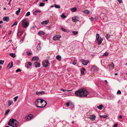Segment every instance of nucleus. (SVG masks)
Instances as JSON below:
<instances>
[{
    "label": "nucleus",
    "mask_w": 127,
    "mask_h": 127,
    "mask_svg": "<svg viewBox=\"0 0 127 127\" xmlns=\"http://www.w3.org/2000/svg\"><path fill=\"white\" fill-rule=\"evenodd\" d=\"M8 125L13 127H16L18 125V122L16 120L12 119H10L8 123Z\"/></svg>",
    "instance_id": "1"
},
{
    "label": "nucleus",
    "mask_w": 127,
    "mask_h": 127,
    "mask_svg": "<svg viewBox=\"0 0 127 127\" xmlns=\"http://www.w3.org/2000/svg\"><path fill=\"white\" fill-rule=\"evenodd\" d=\"M80 97H86L89 94V93L85 89L82 88L80 89Z\"/></svg>",
    "instance_id": "2"
},
{
    "label": "nucleus",
    "mask_w": 127,
    "mask_h": 127,
    "mask_svg": "<svg viewBox=\"0 0 127 127\" xmlns=\"http://www.w3.org/2000/svg\"><path fill=\"white\" fill-rule=\"evenodd\" d=\"M22 22V26L23 27L26 28L28 26L29 24L28 22V19H23Z\"/></svg>",
    "instance_id": "3"
},
{
    "label": "nucleus",
    "mask_w": 127,
    "mask_h": 127,
    "mask_svg": "<svg viewBox=\"0 0 127 127\" xmlns=\"http://www.w3.org/2000/svg\"><path fill=\"white\" fill-rule=\"evenodd\" d=\"M42 100V98H38L37 100H35V103L36 106L37 107L39 108L38 107H39V106H40Z\"/></svg>",
    "instance_id": "4"
},
{
    "label": "nucleus",
    "mask_w": 127,
    "mask_h": 127,
    "mask_svg": "<svg viewBox=\"0 0 127 127\" xmlns=\"http://www.w3.org/2000/svg\"><path fill=\"white\" fill-rule=\"evenodd\" d=\"M40 106L38 107L39 108H42L44 107L47 104V102L44 99H42Z\"/></svg>",
    "instance_id": "5"
},
{
    "label": "nucleus",
    "mask_w": 127,
    "mask_h": 127,
    "mask_svg": "<svg viewBox=\"0 0 127 127\" xmlns=\"http://www.w3.org/2000/svg\"><path fill=\"white\" fill-rule=\"evenodd\" d=\"M33 116L31 114H30L28 116H26L25 118L26 120L27 121L31 120L33 117Z\"/></svg>",
    "instance_id": "6"
},
{
    "label": "nucleus",
    "mask_w": 127,
    "mask_h": 127,
    "mask_svg": "<svg viewBox=\"0 0 127 127\" xmlns=\"http://www.w3.org/2000/svg\"><path fill=\"white\" fill-rule=\"evenodd\" d=\"M80 61L82 64L85 65H87L89 62V60H85L84 59H81Z\"/></svg>",
    "instance_id": "7"
},
{
    "label": "nucleus",
    "mask_w": 127,
    "mask_h": 127,
    "mask_svg": "<svg viewBox=\"0 0 127 127\" xmlns=\"http://www.w3.org/2000/svg\"><path fill=\"white\" fill-rule=\"evenodd\" d=\"M72 21L74 22L78 21L79 20V17L77 16L72 17Z\"/></svg>",
    "instance_id": "8"
},
{
    "label": "nucleus",
    "mask_w": 127,
    "mask_h": 127,
    "mask_svg": "<svg viewBox=\"0 0 127 127\" xmlns=\"http://www.w3.org/2000/svg\"><path fill=\"white\" fill-rule=\"evenodd\" d=\"M96 118V116L95 115H93L90 116L89 118L92 121H94L95 120Z\"/></svg>",
    "instance_id": "9"
},
{
    "label": "nucleus",
    "mask_w": 127,
    "mask_h": 127,
    "mask_svg": "<svg viewBox=\"0 0 127 127\" xmlns=\"http://www.w3.org/2000/svg\"><path fill=\"white\" fill-rule=\"evenodd\" d=\"M86 71L84 67H82L81 68V74L82 75H83L85 74L84 71Z\"/></svg>",
    "instance_id": "10"
},
{
    "label": "nucleus",
    "mask_w": 127,
    "mask_h": 127,
    "mask_svg": "<svg viewBox=\"0 0 127 127\" xmlns=\"http://www.w3.org/2000/svg\"><path fill=\"white\" fill-rule=\"evenodd\" d=\"M45 62L46 64V65H45V63L43 62H42L43 66L45 67H48V65L49 63V62L48 61L46 60L45 61Z\"/></svg>",
    "instance_id": "11"
},
{
    "label": "nucleus",
    "mask_w": 127,
    "mask_h": 127,
    "mask_svg": "<svg viewBox=\"0 0 127 127\" xmlns=\"http://www.w3.org/2000/svg\"><path fill=\"white\" fill-rule=\"evenodd\" d=\"M92 70H93L95 71H97L98 69V68L96 66H93L91 68Z\"/></svg>",
    "instance_id": "12"
},
{
    "label": "nucleus",
    "mask_w": 127,
    "mask_h": 127,
    "mask_svg": "<svg viewBox=\"0 0 127 127\" xmlns=\"http://www.w3.org/2000/svg\"><path fill=\"white\" fill-rule=\"evenodd\" d=\"M97 40V42H98V45H100L101 43V42L103 40V39L101 38H100L99 39H98Z\"/></svg>",
    "instance_id": "13"
},
{
    "label": "nucleus",
    "mask_w": 127,
    "mask_h": 127,
    "mask_svg": "<svg viewBox=\"0 0 127 127\" xmlns=\"http://www.w3.org/2000/svg\"><path fill=\"white\" fill-rule=\"evenodd\" d=\"M13 66V62L12 61L11 62V64L9 63L7 65V68L9 67V68H11Z\"/></svg>",
    "instance_id": "14"
},
{
    "label": "nucleus",
    "mask_w": 127,
    "mask_h": 127,
    "mask_svg": "<svg viewBox=\"0 0 127 127\" xmlns=\"http://www.w3.org/2000/svg\"><path fill=\"white\" fill-rule=\"evenodd\" d=\"M3 20L4 21L7 22L9 20V18L8 17H5L3 18Z\"/></svg>",
    "instance_id": "15"
},
{
    "label": "nucleus",
    "mask_w": 127,
    "mask_h": 127,
    "mask_svg": "<svg viewBox=\"0 0 127 127\" xmlns=\"http://www.w3.org/2000/svg\"><path fill=\"white\" fill-rule=\"evenodd\" d=\"M44 91H41L38 92H36V94L37 95H41L45 93Z\"/></svg>",
    "instance_id": "16"
},
{
    "label": "nucleus",
    "mask_w": 127,
    "mask_h": 127,
    "mask_svg": "<svg viewBox=\"0 0 127 127\" xmlns=\"http://www.w3.org/2000/svg\"><path fill=\"white\" fill-rule=\"evenodd\" d=\"M34 65L36 67H38L40 66V64L37 62H36L34 63Z\"/></svg>",
    "instance_id": "17"
},
{
    "label": "nucleus",
    "mask_w": 127,
    "mask_h": 127,
    "mask_svg": "<svg viewBox=\"0 0 127 127\" xmlns=\"http://www.w3.org/2000/svg\"><path fill=\"white\" fill-rule=\"evenodd\" d=\"M61 37V36H54L53 37V39L54 40H58Z\"/></svg>",
    "instance_id": "18"
},
{
    "label": "nucleus",
    "mask_w": 127,
    "mask_h": 127,
    "mask_svg": "<svg viewBox=\"0 0 127 127\" xmlns=\"http://www.w3.org/2000/svg\"><path fill=\"white\" fill-rule=\"evenodd\" d=\"M41 42L40 41H39V43L38 44L37 46V49L38 50H39L41 49V47H40V45H41Z\"/></svg>",
    "instance_id": "19"
},
{
    "label": "nucleus",
    "mask_w": 127,
    "mask_h": 127,
    "mask_svg": "<svg viewBox=\"0 0 127 127\" xmlns=\"http://www.w3.org/2000/svg\"><path fill=\"white\" fill-rule=\"evenodd\" d=\"M75 94L76 96L78 97L79 96V89L75 92Z\"/></svg>",
    "instance_id": "20"
},
{
    "label": "nucleus",
    "mask_w": 127,
    "mask_h": 127,
    "mask_svg": "<svg viewBox=\"0 0 127 127\" xmlns=\"http://www.w3.org/2000/svg\"><path fill=\"white\" fill-rule=\"evenodd\" d=\"M48 22L49 20H47L46 21H43L41 23V24L42 25H46L48 23Z\"/></svg>",
    "instance_id": "21"
},
{
    "label": "nucleus",
    "mask_w": 127,
    "mask_h": 127,
    "mask_svg": "<svg viewBox=\"0 0 127 127\" xmlns=\"http://www.w3.org/2000/svg\"><path fill=\"white\" fill-rule=\"evenodd\" d=\"M44 34V32L42 31H40L38 32V35L40 36H41L42 35H43Z\"/></svg>",
    "instance_id": "22"
},
{
    "label": "nucleus",
    "mask_w": 127,
    "mask_h": 127,
    "mask_svg": "<svg viewBox=\"0 0 127 127\" xmlns=\"http://www.w3.org/2000/svg\"><path fill=\"white\" fill-rule=\"evenodd\" d=\"M13 102L12 100H9L8 101V106H9L10 105H11L12 103Z\"/></svg>",
    "instance_id": "23"
},
{
    "label": "nucleus",
    "mask_w": 127,
    "mask_h": 127,
    "mask_svg": "<svg viewBox=\"0 0 127 127\" xmlns=\"http://www.w3.org/2000/svg\"><path fill=\"white\" fill-rule=\"evenodd\" d=\"M39 59L38 57H33L32 58V61L38 60Z\"/></svg>",
    "instance_id": "24"
},
{
    "label": "nucleus",
    "mask_w": 127,
    "mask_h": 127,
    "mask_svg": "<svg viewBox=\"0 0 127 127\" xmlns=\"http://www.w3.org/2000/svg\"><path fill=\"white\" fill-rule=\"evenodd\" d=\"M61 56L60 55H57L56 57V59L59 61H60L61 60Z\"/></svg>",
    "instance_id": "25"
},
{
    "label": "nucleus",
    "mask_w": 127,
    "mask_h": 127,
    "mask_svg": "<svg viewBox=\"0 0 127 127\" xmlns=\"http://www.w3.org/2000/svg\"><path fill=\"white\" fill-rule=\"evenodd\" d=\"M103 107V106L102 104L100 105H99L97 106V108H98L100 110H101L102 109V108Z\"/></svg>",
    "instance_id": "26"
},
{
    "label": "nucleus",
    "mask_w": 127,
    "mask_h": 127,
    "mask_svg": "<svg viewBox=\"0 0 127 127\" xmlns=\"http://www.w3.org/2000/svg\"><path fill=\"white\" fill-rule=\"evenodd\" d=\"M23 32H19V31H18L17 33V34L18 36H20L21 34H22L23 33Z\"/></svg>",
    "instance_id": "27"
},
{
    "label": "nucleus",
    "mask_w": 127,
    "mask_h": 127,
    "mask_svg": "<svg viewBox=\"0 0 127 127\" xmlns=\"http://www.w3.org/2000/svg\"><path fill=\"white\" fill-rule=\"evenodd\" d=\"M76 10L77 8L76 7H74L73 8H71V10L73 12L75 11Z\"/></svg>",
    "instance_id": "28"
},
{
    "label": "nucleus",
    "mask_w": 127,
    "mask_h": 127,
    "mask_svg": "<svg viewBox=\"0 0 127 127\" xmlns=\"http://www.w3.org/2000/svg\"><path fill=\"white\" fill-rule=\"evenodd\" d=\"M18 10L16 11V14L17 15H18L19 14V13L20 12V10H21L20 8H18Z\"/></svg>",
    "instance_id": "29"
},
{
    "label": "nucleus",
    "mask_w": 127,
    "mask_h": 127,
    "mask_svg": "<svg viewBox=\"0 0 127 127\" xmlns=\"http://www.w3.org/2000/svg\"><path fill=\"white\" fill-rule=\"evenodd\" d=\"M39 12L40 13L41 12V11L40 10H35L34 11V12L33 13V14L35 15H36V13L37 12Z\"/></svg>",
    "instance_id": "30"
},
{
    "label": "nucleus",
    "mask_w": 127,
    "mask_h": 127,
    "mask_svg": "<svg viewBox=\"0 0 127 127\" xmlns=\"http://www.w3.org/2000/svg\"><path fill=\"white\" fill-rule=\"evenodd\" d=\"M9 55L12 57H16V55L14 54L11 53L9 54Z\"/></svg>",
    "instance_id": "31"
},
{
    "label": "nucleus",
    "mask_w": 127,
    "mask_h": 127,
    "mask_svg": "<svg viewBox=\"0 0 127 127\" xmlns=\"http://www.w3.org/2000/svg\"><path fill=\"white\" fill-rule=\"evenodd\" d=\"M110 35L108 33L106 34V35L105 36L106 38L108 39L110 37Z\"/></svg>",
    "instance_id": "32"
},
{
    "label": "nucleus",
    "mask_w": 127,
    "mask_h": 127,
    "mask_svg": "<svg viewBox=\"0 0 127 127\" xmlns=\"http://www.w3.org/2000/svg\"><path fill=\"white\" fill-rule=\"evenodd\" d=\"M83 12L86 14H89L90 13V12L89 11L86 10L83 11Z\"/></svg>",
    "instance_id": "33"
},
{
    "label": "nucleus",
    "mask_w": 127,
    "mask_h": 127,
    "mask_svg": "<svg viewBox=\"0 0 127 127\" xmlns=\"http://www.w3.org/2000/svg\"><path fill=\"white\" fill-rule=\"evenodd\" d=\"M10 110L9 109H7L5 111V112L4 114L5 115H6L8 112L10 111Z\"/></svg>",
    "instance_id": "34"
},
{
    "label": "nucleus",
    "mask_w": 127,
    "mask_h": 127,
    "mask_svg": "<svg viewBox=\"0 0 127 127\" xmlns=\"http://www.w3.org/2000/svg\"><path fill=\"white\" fill-rule=\"evenodd\" d=\"M54 6L56 8H60V6L59 5H57L56 4H55Z\"/></svg>",
    "instance_id": "35"
},
{
    "label": "nucleus",
    "mask_w": 127,
    "mask_h": 127,
    "mask_svg": "<svg viewBox=\"0 0 127 127\" xmlns=\"http://www.w3.org/2000/svg\"><path fill=\"white\" fill-rule=\"evenodd\" d=\"M45 5V4L43 3H41L39 4L40 6H43Z\"/></svg>",
    "instance_id": "36"
},
{
    "label": "nucleus",
    "mask_w": 127,
    "mask_h": 127,
    "mask_svg": "<svg viewBox=\"0 0 127 127\" xmlns=\"http://www.w3.org/2000/svg\"><path fill=\"white\" fill-rule=\"evenodd\" d=\"M100 117L103 118H105L107 117V116L106 115H105L102 116L100 115Z\"/></svg>",
    "instance_id": "37"
},
{
    "label": "nucleus",
    "mask_w": 127,
    "mask_h": 127,
    "mask_svg": "<svg viewBox=\"0 0 127 127\" xmlns=\"http://www.w3.org/2000/svg\"><path fill=\"white\" fill-rule=\"evenodd\" d=\"M101 37H100L99 36V34L97 33L96 34V39H98L100 38H101Z\"/></svg>",
    "instance_id": "38"
},
{
    "label": "nucleus",
    "mask_w": 127,
    "mask_h": 127,
    "mask_svg": "<svg viewBox=\"0 0 127 127\" xmlns=\"http://www.w3.org/2000/svg\"><path fill=\"white\" fill-rule=\"evenodd\" d=\"M108 54L109 53L108 52H106L104 53L103 55L104 56H105L106 57L108 55Z\"/></svg>",
    "instance_id": "39"
},
{
    "label": "nucleus",
    "mask_w": 127,
    "mask_h": 127,
    "mask_svg": "<svg viewBox=\"0 0 127 127\" xmlns=\"http://www.w3.org/2000/svg\"><path fill=\"white\" fill-rule=\"evenodd\" d=\"M61 17L63 19H64L66 18V16L65 15L63 14H62L61 16Z\"/></svg>",
    "instance_id": "40"
},
{
    "label": "nucleus",
    "mask_w": 127,
    "mask_h": 127,
    "mask_svg": "<svg viewBox=\"0 0 127 127\" xmlns=\"http://www.w3.org/2000/svg\"><path fill=\"white\" fill-rule=\"evenodd\" d=\"M72 33L74 35H76L78 33V32L76 31H73L72 32Z\"/></svg>",
    "instance_id": "41"
},
{
    "label": "nucleus",
    "mask_w": 127,
    "mask_h": 127,
    "mask_svg": "<svg viewBox=\"0 0 127 127\" xmlns=\"http://www.w3.org/2000/svg\"><path fill=\"white\" fill-rule=\"evenodd\" d=\"M61 90L63 92H65V91H67V92H69L70 91H71V90H64L63 89H61Z\"/></svg>",
    "instance_id": "42"
},
{
    "label": "nucleus",
    "mask_w": 127,
    "mask_h": 127,
    "mask_svg": "<svg viewBox=\"0 0 127 127\" xmlns=\"http://www.w3.org/2000/svg\"><path fill=\"white\" fill-rule=\"evenodd\" d=\"M17 21H16L11 26V27H12L13 26H15V25H17Z\"/></svg>",
    "instance_id": "43"
},
{
    "label": "nucleus",
    "mask_w": 127,
    "mask_h": 127,
    "mask_svg": "<svg viewBox=\"0 0 127 127\" xmlns=\"http://www.w3.org/2000/svg\"><path fill=\"white\" fill-rule=\"evenodd\" d=\"M4 62V61H2V60H0V64H3Z\"/></svg>",
    "instance_id": "44"
},
{
    "label": "nucleus",
    "mask_w": 127,
    "mask_h": 127,
    "mask_svg": "<svg viewBox=\"0 0 127 127\" xmlns=\"http://www.w3.org/2000/svg\"><path fill=\"white\" fill-rule=\"evenodd\" d=\"M18 98V96H16L14 98V101H16Z\"/></svg>",
    "instance_id": "45"
},
{
    "label": "nucleus",
    "mask_w": 127,
    "mask_h": 127,
    "mask_svg": "<svg viewBox=\"0 0 127 127\" xmlns=\"http://www.w3.org/2000/svg\"><path fill=\"white\" fill-rule=\"evenodd\" d=\"M30 12H28L26 14L25 16H29L30 15Z\"/></svg>",
    "instance_id": "46"
},
{
    "label": "nucleus",
    "mask_w": 127,
    "mask_h": 127,
    "mask_svg": "<svg viewBox=\"0 0 127 127\" xmlns=\"http://www.w3.org/2000/svg\"><path fill=\"white\" fill-rule=\"evenodd\" d=\"M21 70L20 69H17L16 71V72H21Z\"/></svg>",
    "instance_id": "47"
},
{
    "label": "nucleus",
    "mask_w": 127,
    "mask_h": 127,
    "mask_svg": "<svg viewBox=\"0 0 127 127\" xmlns=\"http://www.w3.org/2000/svg\"><path fill=\"white\" fill-rule=\"evenodd\" d=\"M117 94L118 95H120L121 94V92L119 90L117 91Z\"/></svg>",
    "instance_id": "48"
},
{
    "label": "nucleus",
    "mask_w": 127,
    "mask_h": 127,
    "mask_svg": "<svg viewBox=\"0 0 127 127\" xmlns=\"http://www.w3.org/2000/svg\"><path fill=\"white\" fill-rule=\"evenodd\" d=\"M114 64L113 63H112L111 64H110L109 65V66L110 67H114Z\"/></svg>",
    "instance_id": "49"
},
{
    "label": "nucleus",
    "mask_w": 127,
    "mask_h": 127,
    "mask_svg": "<svg viewBox=\"0 0 127 127\" xmlns=\"http://www.w3.org/2000/svg\"><path fill=\"white\" fill-rule=\"evenodd\" d=\"M27 53L28 55L29 56L31 55L32 54V53H30L28 51H27Z\"/></svg>",
    "instance_id": "50"
},
{
    "label": "nucleus",
    "mask_w": 127,
    "mask_h": 127,
    "mask_svg": "<svg viewBox=\"0 0 127 127\" xmlns=\"http://www.w3.org/2000/svg\"><path fill=\"white\" fill-rule=\"evenodd\" d=\"M77 63V62L76 61H73V64L74 65H75L76 64V63Z\"/></svg>",
    "instance_id": "51"
},
{
    "label": "nucleus",
    "mask_w": 127,
    "mask_h": 127,
    "mask_svg": "<svg viewBox=\"0 0 127 127\" xmlns=\"http://www.w3.org/2000/svg\"><path fill=\"white\" fill-rule=\"evenodd\" d=\"M119 2V3H122V0H117Z\"/></svg>",
    "instance_id": "52"
},
{
    "label": "nucleus",
    "mask_w": 127,
    "mask_h": 127,
    "mask_svg": "<svg viewBox=\"0 0 127 127\" xmlns=\"http://www.w3.org/2000/svg\"><path fill=\"white\" fill-rule=\"evenodd\" d=\"M118 125L117 124H115L113 126V127H117Z\"/></svg>",
    "instance_id": "53"
},
{
    "label": "nucleus",
    "mask_w": 127,
    "mask_h": 127,
    "mask_svg": "<svg viewBox=\"0 0 127 127\" xmlns=\"http://www.w3.org/2000/svg\"><path fill=\"white\" fill-rule=\"evenodd\" d=\"M66 104L67 107H68L69 105V102H67L66 103Z\"/></svg>",
    "instance_id": "54"
},
{
    "label": "nucleus",
    "mask_w": 127,
    "mask_h": 127,
    "mask_svg": "<svg viewBox=\"0 0 127 127\" xmlns=\"http://www.w3.org/2000/svg\"><path fill=\"white\" fill-rule=\"evenodd\" d=\"M28 64L30 66H31L32 65V64L31 62H29L28 63Z\"/></svg>",
    "instance_id": "55"
},
{
    "label": "nucleus",
    "mask_w": 127,
    "mask_h": 127,
    "mask_svg": "<svg viewBox=\"0 0 127 127\" xmlns=\"http://www.w3.org/2000/svg\"><path fill=\"white\" fill-rule=\"evenodd\" d=\"M61 29L64 32H65V29H64L62 28H61Z\"/></svg>",
    "instance_id": "56"
},
{
    "label": "nucleus",
    "mask_w": 127,
    "mask_h": 127,
    "mask_svg": "<svg viewBox=\"0 0 127 127\" xmlns=\"http://www.w3.org/2000/svg\"><path fill=\"white\" fill-rule=\"evenodd\" d=\"M90 19L91 21H92L94 20V19L92 17H91Z\"/></svg>",
    "instance_id": "57"
},
{
    "label": "nucleus",
    "mask_w": 127,
    "mask_h": 127,
    "mask_svg": "<svg viewBox=\"0 0 127 127\" xmlns=\"http://www.w3.org/2000/svg\"><path fill=\"white\" fill-rule=\"evenodd\" d=\"M122 116H121V115H120V116H119V118H120V119H122Z\"/></svg>",
    "instance_id": "58"
},
{
    "label": "nucleus",
    "mask_w": 127,
    "mask_h": 127,
    "mask_svg": "<svg viewBox=\"0 0 127 127\" xmlns=\"http://www.w3.org/2000/svg\"><path fill=\"white\" fill-rule=\"evenodd\" d=\"M98 19V17H96L95 18V20H97Z\"/></svg>",
    "instance_id": "59"
},
{
    "label": "nucleus",
    "mask_w": 127,
    "mask_h": 127,
    "mask_svg": "<svg viewBox=\"0 0 127 127\" xmlns=\"http://www.w3.org/2000/svg\"><path fill=\"white\" fill-rule=\"evenodd\" d=\"M105 82L106 83V84H107V81L106 80H105Z\"/></svg>",
    "instance_id": "60"
},
{
    "label": "nucleus",
    "mask_w": 127,
    "mask_h": 127,
    "mask_svg": "<svg viewBox=\"0 0 127 127\" xmlns=\"http://www.w3.org/2000/svg\"><path fill=\"white\" fill-rule=\"evenodd\" d=\"M11 1H9L8 3V5H10L11 3V2H10Z\"/></svg>",
    "instance_id": "61"
},
{
    "label": "nucleus",
    "mask_w": 127,
    "mask_h": 127,
    "mask_svg": "<svg viewBox=\"0 0 127 127\" xmlns=\"http://www.w3.org/2000/svg\"><path fill=\"white\" fill-rule=\"evenodd\" d=\"M3 23V22L2 21H0V24L2 23Z\"/></svg>",
    "instance_id": "62"
},
{
    "label": "nucleus",
    "mask_w": 127,
    "mask_h": 127,
    "mask_svg": "<svg viewBox=\"0 0 127 127\" xmlns=\"http://www.w3.org/2000/svg\"><path fill=\"white\" fill-rule=\"evenodd\" d=\"M2 68V66H0V70Z\"/></svg>",
    "instance_id": "63"
},
{
    "label": "nucleus",
    "mask_w": 127,
    "mask_h": 127,
    "mask_svg": "<svg viewBox=\"0 0 127 127\" xmlns=\"http://www.w3.org/2000/svg\"><path fill=\"white\" fill-rule=\"evenodd\" d=\"M26 67L28 68H29V67L28 66V65H27V66Z\"/></svg>",
    "instance_id": "64"
}]
</instances>
